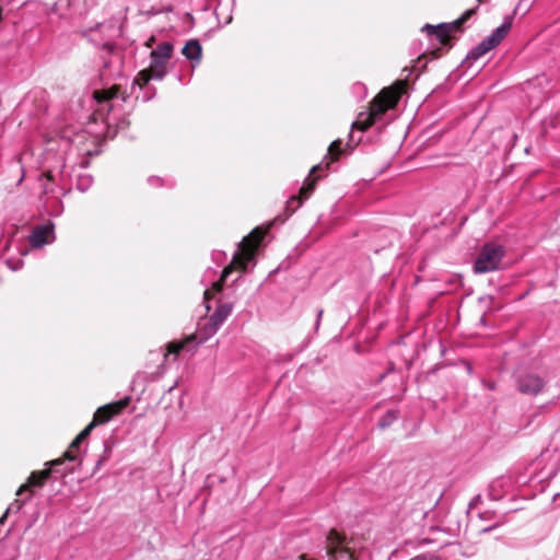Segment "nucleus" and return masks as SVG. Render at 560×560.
<instances>
[{
    "mask_svg": "<svg viewBox=\"0 0 560 560\" xmlns=\"http://www.w3.org/2000/svg\"><path fill=\"white\" fill-rule=\"evenodd\" d=\"M182 54L190 60L195 67V65H198L201 60L202 48L200 43L197 39H190L182 49Z\"/></svg>",
    "mask_w": 560,
    "mask_h": 560,
    "instance_id": "nucleus-15",
    "label": "nucleus"
},
{
    "mask_svg": "<svg viewBox=\"0 0 560 560\" xmlns=\"http://www.w3.org/2000/svg\"><path fill=\"white\" fill-rule=\"evenodd\" d=\"M93 184V177L89 174H82L78 176L77 189L81 192L86 191Z\"/></svg>",
    "mask_w": 560,
    "mask_h": 560,
    "instance_id": "nucleus-19",
    "label": "nucleus"
},
{
    "mask_svg": "<svg viewBox=\"0 0 560 560\" xmlns=\"http://www.w3.org/2000/svg\"><path fill=\"white\" fill-rule=\"evenodd\" d=\"M173 54V45L163 42L150 52V65L141 70L133 79V85L139 89L145 86L151 80L161 81L167 73V63Z\"/></svg>",
    "mask_w": 560,
    "mask_h": 560,
    "instance_id": "nucleus-1",
    "label": "nucleus"
},
{
    "mask_svg": "<svg viewBox=\"0 0 560 560\" xmlns=\"http://www.w3.org/2000/svg\"><path fill=\"white\" fill-rule=\"evenodd\" d=\"M50 467L56 470V471H59V469L57 467L63 465V460L62 459H55L52 462L49 463Z\"/></svg>",
    "mask_w": 560,
    "mask_h": 560,
    "instance_id": "nucleus-31",
    "label": "nucleus"
},
{
    "mask_svg": "<svg viewBox=\"0 0 560 560\" xmlns=\"http://www.w3.org/2000/svg\"><path fill=\"white\" fill-rule=\"evenodd\" d=\"M322 315H323V310H319V311L317 312L316 328H318V326H319Z\"/></svg>",
    "mask_w": 560,
    "mask_h": 560,
    "instance_id": "nucleus-33",
    "label": "nucleus"
},
{
    "mask_svg": "<svg viewBox=\"0 0 560 560\" xmlns=\"http://www.w3.org/2000/svg\"><path fill=\"white\" fill-rule=\"evenodd\" d=\"M233 305L231 303L219 304L213 314L209 317L208 322L205 324L202 328L205 331L202 332L199 342L206 341L208 338L213 336L231 315Z\"/></svg>",
    "mask_w": 560,
    "mask_h": 560,
    "instance_id": "nucleus-10",
    "label": "nucleus"
},
{
    "mask_svg": "<svg viewBox=\"0 0 560 560\" xmlns=\"http://www.w3.org/2000/svg\"><path fill=\"white\" fill-rule=\"evenodd\" d=\"M95 423L91 421L78 435L77 440H79L81 443L91 434L92 430L95 428Z\"/></svg>",
    "mask_w": 560,
    "mask_h": 560,
    "instance_id": "nucleus-23",
    "label": "nucleus"
},
{
    "mask_svg": "<svg viewBox=\"0 0 560 560\" xmlns=\"http://www.w3.org/2000/svg\"><path fill=\"white\" fill-rule=\"evenodd\" d=\"M95 423L91 421L78 435L77 440H79L81 443L91 434L92 430L95 428Z\"/></svg>",
    "mask_w": 560,
    "mask_h": 560,
    "instance_id": "nucleus-22",
    "label": "nucleus"
},
{
    "mask_svg": "<svg viewBox=\"0 0 560 560\" xmlns=\"http://www.w3.org/2000/svg\"><path fill=\"white\" fill-rule=\"evenodd\" d=\"M400 98V91L394 88L384 89L371 103L368 113H361L352 124V128L366 130L370 126L382 118L384 113L396 106Z\"/></svg>",
    "mask_w": 560,
    "mask_h": 560,
    "instance_id": "nucleus-2",
    "label": "nucleus"
},
{
    "mask_svg": "<svg viewBox=\"0 0 560 560\" xmlns=\"http://www.w3.org/2000/svg\"><path fill=\"white\" fill-rule=\"evenodd\" d=\"M7 265L13 271L19 270L22 267V262L21 261H18V262L13 264L10 259L7 260Z\"/></svg>",
    "mask_w": 560,
    "mask_h": 560,
    "instance_id": "nucleus-30",
    "label": "nucleus"
},
{
    "mask_svg": "<svg viewBox=\"0 0 560 560\" xmlns=\"http://www.w3.org/2000/svg\"><path fill=\"white\" fill-rule=\"evenodd\" d=\"M119 98V89L113 86L108 90H101L94 92L95 109L93 119L95 121H103L109 126L112 124L110 112L113 109V102Z\"/></svg>",
    "mask_w": 560,
    "mask_h": 560,
    "instance_id": "nucleus-7",
    "label": "nucleus"
},
{
    "mask_svg": "<svg viewBox=\"0 0 560 560\" xmlns=\"http://www.w3.org/2000/svg\"><path fill=\"white\" fill-rule=\"evenodd\" d=\"M353 89L355 90V92L359 94L360 97H364L365 96L366 88H365L364 84L358 82V83H355L353 85Z\"/></svg>",
    "mask_w": 560,
    "mask_h": 560,
    "instance_id": "nucleus-29",
    "label": "nucleus"
},
{
    "mask_svg": "<svg viewBox=\"0 0 560 560\" xmlns=\"http://www.w3.org/2000/svg\"><path fill=\"white\" fill-rule=\"evenodd\" d=\"M95 423L91 421L78 435L77 440H79L81 443L91 434L92 430L95 428Z\"/></svg>",
    "mask_w": 560,
    "mask_h": 560,
    "instance_id": "nucleus-24",
    "label": "nucleus"
},
{
    "mask_svg": "<svg viewBox=\"0 0 560 560\" xmlns=\"http://www.w3.org/2000/svg\"><path fill=\"white\" fill-rule=\"evenodd\" d=\"M148 183L152 187H161V186H163V179L161 177H158V176H150L148 178Z\"/></svg>",
    "mask_w": 560,
    "mask_h": 560,
    "instance_id": "nucleus-28",
    "label": "nucleus"
},
{
    "mask_svg": "<svg viewBox=\"0 0 560 560\" xmlns=\"http://www.w3.org/2000/svg\"><path fill=\"white\" fill-rule=\"evenodd\" d=\"M341 153H342L341 141L340 140L332 141L330 143V145L328 148V152L325 155V158L323 159V161L319 164L312 167L310 176L305 179L304 185L302 186V188L300 190V196L299 197L292 196L288 200V208H292V211H295V209H298L302 205L303 200H306L311 196V194L313 192V190L315 188V183L318 178V177H315V178L311 179V176L315 172L323 170L324 166L328 167L330 163L336 162L339 159V156L341 155Z\"/></svg>",
    "mask_w": 560,
    "mask_h": 560,
    "instance_id": "nucleus-3",
    "label": "nucleus"
},
{
    "mask_svg": "<svg viewBox=\"0 0 560 560\" xmlns=\"http://www.w3.org/2000/svg\"><path fill=\"white\" fill-rule=\"evenodd\" d=\"M491 529H492V527H486V528H483L481 532H482V533H488V532H490Z\"/></svg>",
    "mask_w": 560,
    "mask_h": 560,
    "instance_id": "nucleus-35",
    "label": "nucleus"
},
{
    "mask_svg": "<svg viewBox=\"0 0 560 560\" xmlns=\"http://www.w3.org/2000/svg\"><path fill=\"white\" fill-rule=\"evenodd\" d=\"M95 423L91 421L78 435L77 440H79L81 443L91 434L92 430L95 428Z\"/></svg>",
    "mask_w": 560,
    "mask_h": 560,
    "instance_id": "nucleus-25",
    "label": "nucleus"
},
{
    "mask_svg": "<svg viewBox=\"0 0 560 560\" xmlns=\"http://www.w3.org/2000/svg\"><path fill=\"white\" fill-rule=\"evenodd\" d=\"M410 560H425L422 556H417L411 558Z\"/></svg>",
    "mask_w": 560,
    "mask_h": 560,
    "instance_id": "nucleus-34",
    "label": "nucleus"
},
{
    "mask_svg": "<svg viewBox=\"0 0 560 560\" xmlns=\"http://www.w3.org/2000/svg\"><path fill=\"white\" fill-rule=\"evenodd\" d=\"M483 54H481V51L479 50L478 46H476L475 48H472L467 57H466V62H474V61H477L480 57H482Z\"/></svg>",
    "mask_w": 560,
    "mask_h": 560,
    "instance_id": "nucleus-26",
    "label": "nucleus"
},
{
    "mask_svg": "<svg viewBox=\"0 0 560 560\" xmlns=\"http://www.w3.org/2000/svg\"><path fill=\"white\" fill-rule=\"evenodd\" d=\"M346 537L331 529L326 537V546L322 557L328 560H352V553L345 546Z\"/></svg>",
    "mask_w": 560,
    "mask_h": 560,
    "instance_id": "nucleus-8",
    "label": "nucleus"
},
{
    "mask_svg": "<svg viewBox=\"0 0 560 560\" xmlns=\"http://www.w3.org/2000/svg\"><path fill=\"white\" fill-rule=\"evenodd\" d=\"M529 7H530V0H520L517 5H516V8H515V10H514V13L516 14L521 10H523L524 13H525V12L528 11Z\"/></svg>",
    "mask_w": 560,
    "mask_h": 560,
    "instance_id": "nucleus-27",
    "label": "nucleus"
},
{
    "mask_svg": "<svg viewBox=\"0 0 560 560\" xmlns=\"http://www.w3.org/2000/svg\"><path fill=\"white\" fill-rule=\"evenodd\" d=\"M504 249L494 243L485 244L474 262L475 273H487L499 269Z\"/></svg>",
    "mask_w": 560,
    "mask_h": 560,
    "instance_id": "nucleus-5",
    "label": "nucleus"
},
{
    "mask_svg": "<svg viewBox=\"0 0 560 560\" xmlns=\"http://www.w3.org/2000/svg\"><path fill=\"white\" fill-rule=\"evenodd\" d=\"M514 380L517 390L524 395L537 396L546 386L545 380L527 366H518L514 372Z\"/></svg>",
    "mask_w": 560,
    "mask_h": 560,
    "instance_id": "nucleus-6",
    "label": "nucleus"
},
{
    "mask_svg": "<svg viewBox=\"0 0 560 560\" xmlns=\"http://www.w3.org/2000/svg\"><path fill=\"white\" fill-rule=\"evenodd\" d=\"M50 472H51L50 469L32 472L30 475V477L27 478L26 483L22 485L19 488L16 495H22V493L24 491L30 490L31 487H42L44 485V482L49 478Z\"/></svg>",
    "mask_w": 560,
    "mask_h": 560,
    "instance_id": "nucleus-14",
    "label": "nucleus"
},
{
    "mask_svg": "<svg viewBox=\"0 0 560 560\" xmlns=\"http://www.w3.org/2000/svg\"><path fill=\"white\" fill-rule=\"evenodd\" d=\"M196 340V336H190L186 340L180 342H171L167 346V351L164 353V358L166 359L168 354L177 355L182 350H184L190 342Z\"/></svg>",
    "mask_w": 560,
    "mask_h": 560,
    "instance_id": "nucleus-17",
    "label": "nucleus"
},
{
    "mask_svg": "<svg viewBox=\"0 0 560 560\" xmlns=\"http://www.w3.org/2000/svg\"><path fill=\"white\" fill-rule=\"evenodd\" d=\"M54 224H43L36 226L30 235V244L34 248H39L45 244L54 242Z\"/></svg>",
    "mask_w": 560,
    "mask_h": 560,
    "instance_id": "nucleus-13",
    "label": "nucleus"
},
{
    "mask_svg": "<svg viewBox=\"0 0 560 560\" xmlns=\"http://www.w3.org/2000/svg\"><path fill=\"white\" fill-rule=\"evenodd\" d=\"M130 400H131V398L129 396H127L120 400L113 401V402H109L107 405H104V406L97 408L96 411L94 412V416L92 419L93 423H95L96 427L107 423L115 416H118L119 413H121V411L128 407V405L130 404Z\"/></svg>",
    "mask_w": 560,
    "mask_h": 560,
    "instance_id": "nucleus-11",
    "label": "nucleus"
},
{
    "mask_svg": "<svg viewBox=\"0 0 560 560\" xmlns=\"http://www.w3.org/2000/svg\"><path fill=\"white\" fill-rule=\"evenodd\" d=\"M471 13L472 11L468 10L452 23H441L439 25L425 24L422 30L429 35H434L440 43L446 44L453 33L460 31L462 25L469 19Z\"/></svg>",
    "mask_w": 560,
    "mask_h": 560,
    "instance_id": "nucleus-9",
    "label": "nucleus"
},
{
    "mask_svg": "<svg viewBox=\"0 0 560 560\" xmlns=\"http://www.w3.org/2000/svg\"><path fill=\"white\" fill-rule=\"evenodd\" d=\"M232 270H233L232 265L224 268L221 273L220 279L218 281L213 282L212 289L205 290V293H203L205 301L210 300L214 293L220 292L222 290L223 281L228 278V276L232 272Z\"/></svg>",
    "mask_w": 560,
    "mask_h": 560,
    "instance_id": "nucleus-16",
    "label": "nucleus"
},
{
    "mask_svg": "<svg viewBox=\"0 0 560 560\" xmlns=\"http://www.w3.org/2000/svg\"><path fill=\"white\" fill-rule=\"evenodd\" d=\"M81 442L77 439H74L72 441V443L70 444L69 446V450L65 453V457L68 459V460H75L77 456L73 454V451L74 450H78L79 446H80Z\"/></svg>",
    "mask_w": 560,
    "mask_h": 560,
    "instance_id": "nucleus-21",
    "label": "nucleus"
},
{
    "mask_svg": "<svg viewBox=\"0 0 560 560\" xmlns=\"http://www.w3.org/2000/svg\"><path fill=\"white\" fill-rule=\"evenodd\" d=\"M511 27L512 18L505 16L503 23L494 28L489 36H487L477 45L481 54L486 55L488 51L495 48L508 35Z\"/></svg>",
    "mask_w": 560,
    "mask_h": 560,
    "instance_id": "nucleus-12",
    "label": "nucleus"
},
{
    "mask_svg": "<svg viewBox=\"0 0 560 560\" xmlns=\"http://www.w3.org/2000/svg\"><path fill=\"white\" fill-rule=\"evenodd\" d=\"M265 235V230L256 228L246 237H244L233 255L232 265H235L244 271L247 270L248 265L254 262L256 252Z\"/></svg>",
    "mask_w": 560,
    "mask_h": 560,
    "instance_id": "nucleus-4",
    "label": "nucleus"
},
{
    "mask_svg": "<svg viewBox=\"0 0 560 560\" xmlns=\"http://www.w3.org/2000/svg\"><path fill=\"white\" fill-rule=\"evenodd\" d=\"M397 419L396 410H388L378 421V427L385 429Z\"/></svg>",
    "mask_w": 560,
    "mask_h": 560,
    "instance_id": "nucleus-20",
    "label": "nucleus"
},
{
    "mask_svg": "<svg viewBox=\"0 0 560 560\" xmlns=\"http://www.w3.org/2000/svg\"><path fill=\"white\" fill-rule=\"evenodd\" d=\"M84 133H78L75 135V138L72 140V143L75 145H79L81 140L84 138Z\"/></svg>",
    "mask_w": 560,
    "mask_h": 560,
    "instance_id": "nucleus-32",
    "label": "nucleus"
},
{
    "mask_svg": "<svg viewBox=\"0 0 560 560\" xmlns=\"http://www.w3.org/2000/svg\"><path fill=\"white\" fill-rule=\"evenodd\" d=\"M32 495H33V492L31 491V492H30V494L27 495V498H26V499H24L23 501L15 500L13 503H11V504L7 508V510H5L4 514L0 517V524H3V522H4L5 517H7L10 513H18V512L21 510V508H22L23 503H25L26 501H28V500L32 498Z\"/></svg>",
    "mask_w": 560,
    "mask_h": 560,
    "instance_id": "nucleus-18",
    "label": "nucleus"
},
{
    "mask_svg": "<svg viewBox=\"0 0 560 560\" xmlns=\"http://www.w3.org/2000/svg\"><path fill=\"white\" fill-rule=\"evenodd\" d=\"M47 174H48V178H52L51 171H48Z\"/></svg>",
    "mask_w": 560,
    "mask_h": 560,
    "instance_id": "nucleus-36",
    "label": "nucleus"
}]
</instances>
